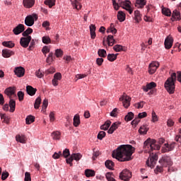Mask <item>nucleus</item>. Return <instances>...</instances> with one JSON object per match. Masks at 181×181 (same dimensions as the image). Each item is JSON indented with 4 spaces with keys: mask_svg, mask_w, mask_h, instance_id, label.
<instances>
[{
    "mask_svg": "<svg viewBox=\"0 0 181 181\" xmlns=\"http://www.w3.org/2000/svg\"><path fill=\"white\" fill-rule=\"evenodd\" d=\"M105 132L104 131H101L98 133V139H100V141L103 140V138L105 137Z\"/></svg>",
    "mask_w": 181,
    "mask_h": 181,
    "instance_id": "obj_51",
    "label": "nucleus"
},
{
    "mask_svg": "<svg viewBox=\"0 0 181 181\" xmlns=\"http://www.w3.org/2000/svg\"><path fill=\"white\" fill-rule=\"evenodd\" d=\"M139 134L145 135L146 134V132H148V128L146 127V126H141L139 129Z\"/></svg>",
    "mask_w": 181,
    "mask_h": 181,
    "instance_id": "obj_44",
    "label": "nucleus"
},
{
    "mask_svg": "<svg viewBox=\"0 0 181 181\" xmlns=\"http://www.w3.org/2000/svg\"><path fill=\"white\" fill-rule=\"evenodd\" d=\"M164 46H173V38L167 37L165 40Z\"/></svg>",
    "mask_w": 181,
    "mask_h": 181,
    "instance_id": "obj_25",
    "label": "nucleus"
},
{
    "mask_svg": "<svg viewBox=\"0 0 181 181\" xmlns=\"http://www.w3.org/2000/svg\"><path fill=\"white\" fill-rule=\"evenodd\" d=\"M117 19L119 22H124V21H125V13L122 11H119L117 13Z\"/></svg>",
    "mask_w": 181,
    "mask_h": 181,
    "instance_id": "obj_26",
    "label": "nucleus"
},
{
    "mask_svg": "<svg viewBox=\"0 0 181 181\" xmlns=\"http://www.w3.org/2000/svg\"><path fill=\"white\" fill-rule=\"evenodd\" d=\"M89 29H90L91 39H95V29H96L95 25L91 24L89 26Z\"/></svg>",
    "mask_w": 181,
    "mask_h": 181,
    "instance_id": "obj_20",
    "label": "nucleus"
},
{
    "mask_svg": "<svg viewBox=\"0 0 181 181\" xmlns=\"http://www.w3.org/2000/svg\"><path fill=\"white\" fill-rule=\"evenodd\" d=\"M105 165L107 169L112 170V168H114V162H112V160H106Z\"/></svg>",
    "mask_w": 181,
    "mask_h": 181,
    "instance_id": "obj_36",
    "label": "nucleus"
},
{
    "mask_svg": "<svg viewBox=\"0 0 181 181\" xmlns=\"http://www.w3.org/2000/svg\"><path fill=\"white\" fill-rule=\"evenodd\" d=\"M54 55L56 56V57H63V50H62L61 49H57L55 50Z\"/></svg>",
    "mask_w": 181,
    "mask_h": 181,
    "instance_id": "obj_48",
    "label": "nucleus"
},
{
    "mask_svg": "<svg viewBox=\"0 0 181 181\" xmlns=\"http://www.w3.org/2000/svg\"><path fill=\"white\" fill-rule=\"evenodd\" d=\"M73 160H74L73 158V156H71L69 158L66 159V163H68V165H70V166H73Z\"/></svg>",
    "mask_w": 181,
    "mask_h": 181,
    "instance_id": "obj_58",
    "label": "nucleus"
},
{
    "mask_svg": "<svg viewBox=\"0 0 181 181\" xmlns=\"http://www.w3.org/2000/svg\"><path fill=\"white\" fill-rule=\"evenodd\" d=\"M81 0H74V1H72V5L74 6V8H75V9H77V11H80V9H81V4H80V1Z\"/></svg>",
    "mask_w": 181,
    "mask_h": 181,
    "instance_id": "obj_22",
    "label": "nucleus"
},
{
    "mask_svg": "<svg viewBox=\"0 0 181 181\" xmlns=\"http://www.w3.org/2000/svg\"><path fill=\"white\" fill-rule=\"evenodd\" d=\"M98 156H100V151H95V149H93V160H95Z\"/></svg>",
    "mask_w": 181,
    "mask_h": 181,
    "instance_id": "obj_55",
    "label": "nucleus"
},
{
    "mask_svg": "<svg viewBox=\"0 0 181 181\" xmlns=\"http://www.w3.org/2000/svg\"><path fill=\"white\" fill-rule=\"evenodd\" d=\"M85 175H86V177H93L95 176V172L92 170H86Z\"/></svg>",
    "mask_w": 181,
    "mask_h": 181,
    "instance_id": "obj_31",
    "label": "nucleus"
},
{
    "mask_svg": "<svg viewBox=\"0 0 181 181\" xmlns=\"http://www.w3.org/2000/svg\"><path fill=\"white\" fill-rule=\"evenodd\" d=\"M62 156L66 158H69V156H70V150L66 148L62 153Z\"/></svg>",
    "mask_w": 181,
    "mask_h": 181,
    "instance_id": "obj_50",
    "label": "nucleus"
},
{
    "mask_svg": "<svg viewBox=\"0 0 181 181\" xmlns=\"http://www.w3.org/2000/svg\"><path fill=\"white\" fill-rule=\"evenodd\" d=\"M54 59H56V57L53 54V52H50L48 57H47L46 62L47 63H49L50 64V63H52V62H54Z\"/></svg>",
    "mask_w": 181,
    "mask_h": 181,
    "instance_id": "obj_34",
    "label": "nucleus"
},
{
    "mask_svg": "<svg viewBox=\"0 0 181 181\" xmlns=\"http://www.w3.org/2000/svg\"><path fill=\"white\" fill-rule=\"evenodd\" d=\"M80 116L78 115H76L74 117V126H75L76 127H78V125H80Z\"/></svg>",
    "mask_w": 181,
    "mask_h": 181,
    "instance_id": "obj_35",
    "label": "nucleus"
},
{
    "mask_svg": "<svg viewBox=\"0 0 181 181\" xmlns=\"http://www.w3.org/2000/svg\"><path fill=\"white\" fill-rule=\"evenodd\" d=\"M144 105H145V102H144V101H141V102H139V103L135 104L136 108H138V109L144 108Z\"/></svg>",
    "mask_w": 181,
    "mask_h": 181,
    "instance_id": "obj_59",
    "label": "nucleus"
},
{
    "mask_svg": "<svg viewBox=\"0 0 181 181\" xmlns=\"http://www.w3.org/2000/svg\"><path fill=\"white\" fill-rule=\"evenodd\" d=\"M42 52L43 54H45V56H46V54H47V53H49L50 48H49V47H47V46H45V47H43Z\"/></svg>",
    "mask_w": 181,
    "mask_h": 181,
    "instance_id": "obj_54",
    "label": "nucleus"
},
{
    "mask_svg": "<svg viewBox=\"0 0 181 181\" xmlns=\"http://www.w3.org/2000/svg\"><path fill=\"white\" fill-rule=\"evenodd\" d=\"M107 33H117V30L115 28L114 23H111L110 26L107 30Z\"/></svg>",
    "mask_w": 181,
    "mask_h": 181,
    "instance_id": "obj_39",
    "label": "nucleus"
},
{
    "mask_svg": "<svg viewBox=\"0 0 181 181\" xmlns=\"http://www.w3.org/2000/svg\"><path fill=\"white\" fill-rule=\"evenodd\" d=\"M106 179L108 181H115V179L114 177H112V173H107L106 175Z\"/></svg>",
    "mask_w": 181,
    "mask_h": 181,
    "instance_id": "obj_49",
    "label": "nucleus"
},
{
    "mask_svg": "<svg viewBox=\"0 0 181 181\" xmlns=\"http://www.w3.org/2000/svg\"><path fill=\"white\" fill-rule=\"evenodd\" d=\"M19 101H23V98L25 97V93L22 91H18L17 93Z\"/></svg>",
    "mask_w": 181,
    "mask_h": 181,
    "instance_id": "obj_53",
    "label": "nucleus"
},
{
    "mask_svg": "<svg viewBox=\"0 0 181 181\" xmlns=\"http://www.w3.org/2000/svg\"><path fill=\"white\" fill-rule=\"evenodd\" d=\"M10 112H13L16 107V102L13 99H10L9 101Z\"/></svg>",
    "mask_w": 181,
    "mask_h": 181,
    "instance_id": "obj_24",
    "label": "nucleus"
},
{
    "mask_svg": "<svg viewBox=\"0 0 181 181\" xmlns=\"http://www.w3.org/2000/svg\"><path fill=\"white\" fill-rule=\"evenodd\" d=\"M9 176V173H3L1 174V180H6V178Z\"/></svg>",
    "mask_w": 181,
    "mask_h": 181,
    "instance_id": "obj_64",
    "label": "nucleus"
},
{
    "mask_svg": "<svg viewBox=\"0 0 181 181\" xmlns=\"http://www.w3.org/2000/svg\"><path fill=\"white\" fill-rule=\"evenodd\" d=\"M175 81H176V73H173L171 76L165 82V88L169 94H173L175 93Z\"/></svg>",
    "mask_w": 181,
    "mask_h": 181,
    "instance_id": "obj_4",
    "label": "nucleus"
},
{
    "mask_svg": "<svg viewBox=\"0 0 181 181\" xmlns=\"http://www.w3.org/2000/svg\"><path fill=\"white\" fill-rule=\"evenodd\" d=\"M16 140L17 142H20V144H25L26 143V136H25V135L18 134L16 136Z\"/></svg>",
    "mask_w": 181,
    "mask_h": 181,
    "instance_id": "obj_19",
    "label": "nucleus"
},
{
    "mask_svg": "<svg viewBox=\"0 0 181 181\" xmlns=\"http://www.w3.org/2000/svg\"><path fill=\"white\" fill-rule=\"evenodd\" d=\"M110 126H111V121L107 120L105 122L104 124L100 126V129H103V131H107Z\"/></svg>",
    "mask_w": 181,
    "mask_h": 181,
    "instance_id": "obj_28",
    "label": "nucleus"
},
{
    "mask_svg": "<svg viewBox=\"0 0 181 181\" xmlns=\"http://www.w3.org/2000/svg\"><path fill=\"white\" fill-rule=\"evenodd\" d=\"M151 116H152L153 122H156V121H158V115H156V113L155 112V111L152 112Z\"/></svg>",
    "mask_w": 181,
    "mask_h": 181,
    "instance_id": "obj_61",
    "label": "nucleus"
},
{
    "mask_svg": "<svg viewBox=\"0 0 181 181\" xmlns=\"http://www.w3.org/2000/svg\"><path fill=\"white\" fill-rule=\"evenodd\" d=\"M32 122H35V116L28 115L25 119V123L27 125H30Z\"/></svg>",
    "mask_w": 181,
    "mask_h": 181,
    "instance_id": "obj_32",
    "label": "nucleus"
},
{
    "mask_svg": "<svg viewBox=\"0 0 181 181\" xmlns=\"http://www.w3.org/2000/svg\"><path fill=\"white\" fill-rule=\"evenodd\" d=\"M0 117L1 119L3 120V122H5L6 124H9V117L6 114H0Z\"/></svg>",
    "mask_w": 181,
    "mask_h": 181,
    "instance_id": "obj_42",
    "label": "nucleus"
},
{
    "mask_svg": "<svg viewBox=\"0 0 181 181\" xmlns=\"http://www.w3.org/2000/svg\"><path fill=\"white\" fill-rule=\"evenodd\" d=\"M156 87V83L155 82H151L148 83L146 86H143V90L146 93H148L149 90H152V88H155Z\"/></svg>",
    "mask_w": 181,
    "mask_h": 181,
    "instance_id": "obj_15",
    "label": "nucleus"
},
{
    "mask_svg": "<svg viewBox=\"0 0 181 181\" xmlns=\"http://www.w3.org/2000/svg\"><path fill=\"white\" fill-rule=\"evenodd\" d=\"M119 101L122 102L123 107H124V108H128V107L131 105V97L128 96V95L125 93H124L119 98Z\"/></svg>",
    "mask_w": 181,
    "mask_h": 181,
    "instance_id": "obj_7",
    "label": "nucleus"
},
{
    "mask_svg": "<svg viewBox=\"0 0 181 181\" xmlns=\"http://www.w3.org/2000/svg\"><path fill=\"white\" fill-rule=\"evenodd\" d=\"M42 43H44L45 45H49V43H52V40H50V37H42Z\"/></svg>",
    "mask_w": 181,
    "mask_h": 181,
    "instance_id": "obj_46",
    "label": "nucleus"
},
{
    "mask_svg": "<svg viewBox=\"0 0 181 181\" xmlns=\"http://www.w3.org/2000/svg\"><path fill=\"white\" fill-rule=\"evenodd\" d=\"M60 156H62V151H59V153H54L52 156V158L54 159H59V158H60Z\"/></svg>",
    "mask_w": 181,
    "mask_h": 181,
    "instance_id": "obj_62",
    "label": "nucleus"
},
{
    "mask_svg": "<svg viewBox=\"0 0 181 181\" xmlns=\"http://www.w3.org/2000/svg\"><path fill=\"white\" fill-rule=\"evenodd\" d=\"M159 163L162 165L163 168H168V166H172V165H173L172 158L168 156H163L162 158L159 160Z\"/></svg>",
    "mask_w": 181,
    "mask_h": 181,
    "instance_id": "obj_6",
    "label": "nucleus"
},
{
    "mask_svg": "<svg viewBox=\"0 0 181 181\" xmlns=\"http://www.w3.org/2000/svg\"><path fill=\"white\" fill-rule=\"evenodd\" d=\"M125 121H132L134 119V113L132 112H129L124 117Z\"/></svg>",
    "mask_w": 181,
    "mask_h": 181,
    "instance_id": "obj_41",
    "label": "nucleus"
},
{
    "mask_svg": "<svg viewBox=\"0 0 181 181\" xmlns=\"http://www.w3.org/2000/svg\"><path fill=\"white\" fill-rule=\"evenodd\" d=\"M42 103V98H40V97H38L35 101V104H34V108L35 110H39V107H40V104Z\"/></svg>",
    "mask_w": 181,
    "mask_h": 181,
    "instance_id": "obj_37",
    "label": "nucleus"
},
{
    "mask_svg": "<svg viewBox=\"0 0 181 181\" xmlns=\"http://www.w3.org/2000/svg\"><path fill=\"white\" fill-rule=\"evenodd\" d=\"M14 73L17 77H23L25 76V68L22 66L16 67Z\"/></svg>",
    "mask_w": 181,
    "mask_h": 181,
    "instance_id": "obj_11",
    "label": "nucleus"
},
{
    "mask_svg": "<svg viewBox=\"0 0 181 181\" xmlns=\"http://www.w3.org/2000/svg\"><path fill=\"white\" fill-rule=\"evenodd\" d=\"M113 49L115 52H127V47L125 46H114Z\"/></svg>",
    "mask_w": 181,
    "mask_h": 181,
    "instance_id": "obj_27",
    "label": "nucleus"
},
{
    "mask_svg": "<svg viewBox=\"0 0 181 181\" xmlns=\"http://www.w3.org/2000/svg\"><path fill=\"white\" fill-rule=\"evenodd\" d=\"M176 146V142H172L170 144H168V151H173L175 149V146Z\"/></svg>",
    "mask_w": 181,
    "mask_h": 181,
    "instance_id": "obj_57",
    "label": "nucleus"
},
{
    "mask_svg": "<svg viewBox=\"0 0 181 181\" xmlns=\"http://www.w3.org/2000/svg\"><path fill=\"white\" fill-rule=\"evenodd\" d=\"M3 46H15V42L12 41H4L2 42Z\"/></svg>",
    "mask_w": 181,
    "mask_h": 181,
    "instance_id": "obj_52",
    "label": "nucleus"
},
{
    "mask_svg": "<svg viewBox=\"0 0 181 181\" xmlns=\"http://www.w3.org/2000/svg\"><path fill=\"white\" fill-rule=\"evenodd\" d=\"M25 31V25L23 24H18L13 30L14 35H21L23 32Z\"/></svg>",
    "mask_w": 181,
    "mask_h": 181,
    "instance_id": "obj_10",
    "label": "nucleus"
},
{
    "mask_svg": "<svg viewBox=\"0 0 181 181\" xmlns=\"http://www.w3.org/2000/svg\"><path fill=\"white\" fill-rule=\"evenodd\" d=\"M162 13L165 15V16H170L172 15V11H170V9L169 8H163L162 9Z\"/></svg>",
    "mask_w": 181,
    "mask_h": 181,
    "instance_id": "obj_43",
    "label": "nucleus"
},
{
    "mask_svg": "<svg viewBox=\"0 0 181 181\" xmlns=\"http://www.w3.org/2000/svg\"><path fill=\"white\" fill-rule=\"evenodd\" d=\"M117 114H118V108H115L110 112V117H117Z\"/></svg>",
    "mask_w": 181,
    "mask_h": 181,
    "instance_id": "obj_63",
    "label": "nucleus"
},
{
    "mask_svg": "<svg viewBox=\"0 0 181 181\" xmlns=\"http://www.w3.org/2000/svg\"><path fill=\"white\" fill-rule=\"evenodd\" d=\"M146 5V1L145 0H136L135 3V6L136 8H144Z\"/></svg>",
    "mask_w": 181,
    "mask_h": 181,
    "instance_id": "obj_21",
    "label": "nucleus"
},
{
    "mask_svg": "<svg viewBox=\"0 0 181 181\" xmlns=\"http://www.w3.org/2000/svg\"><path fill=\"white\" fill-rule=\"evenodd\" d=\"M120 125V123L118 122H114L110 128L108 129L107 133L108 134H114V132L116 131L117 129H118V126Z\"/></svg>",
    "mask_w": 181,
    "mask_h": 181,
    "instance_id": "obj_17",
    "label": "nucleus"
},
{
    "mask_svg": "<svg viewBox=\"0 0 181 181\" xmlns=\"http://www.w3.org/2000/svg\"><path fill=\"white\" fill-rule=\"evenodd\" d=\"M99 57H107V51L105 49H100L98 51Z\"/></svg>",
    "mask_w": 181,
    "mask_h": 181,
    "instance_id": "obj_40",
    "label": "nucleus"
},
{
    "mask_svg": "<svg viewBox=\"0 0 181 181\" xmlns=\"http://www.w3.org/2000/svg\"><path fill=\"white\" fill-rule=\"evenodd\" d=\"M161 151L163 153H166V152H170L169 148L168 147V144H164V146L162 148Z\"/></svg>",
    "mask_w": 181,
    "mask_h": 181,
    "instance_id": "obj_60",
    "label": "nucleus"
},
{
    "mask_svg": "<svg viewBox=\"0 0 181 181\" xmlns=\"http://www.w3.org/2000/svg\"><path fill=\"white\" fill-rule=\"evenodd\" d=\"M51 136L52 137L53 139L56 141H59L60 139V132H54L52 133Z\"/></svg>",
    "mask_w": 181,
    "mask_h": 181,
    "instance_id": "obj_33",
    "label": "nucleus"
},
{
    "mask_svg": "<svg viewBox=\"0 0 181 181\" xmlns=\"http://www.w3.org/2000/svg\"><path fill=\"white\" fill-rule=\"evenodd\" d=\"M130 177H132V174L128 170H123L119 174L121 180L129 181Z\"/></svg>",
    "mask_w": 181,
    "mask_h": 181,
    "instance_id": "obj_8",
    "label": "nucleus"
},
{
    "mask_svg": "<svg viewBox=\"0 0 181 181\" xmlns=\"http://www.w3.org/2000/svg\"><path fill=\"white\" fill-rule=\"evenodd\" d=\"M134 152L135 148L132 145H122L112 152V156L119 162H128L132 159L131 156Z\"/></svg>",
    "mask_w": 181,
    "mask_h": 181,
    "instance_id": "obj_2",
    "label": "nucleus"
},
{
    "mask_svg": "<svg viewBox=\"0 0 181 181\" xmlns=\"http://www.w3.org/2000/svg\"><path fill=\"white\" fill-rule=\"evenodd\" d=\"M25 181H32V177H30V173L26 172L25 173Z\"/></svg>",
    "mask_w": 181,
    "mask_h": 181,
    "instance_id": "obj_56",
    "label": "nucleus"
},
{
    "mask_svg": "<svg viewBox=\"0 0 181 181\" xmlns=\"http://www.w3.org/2000/svg\"><path fill=\"white\" fill-rule=\"evenodd\" d=\"M26 91L28 95L33 96L35 94H36V91H37V89L34 88L33 87L30 86H27L26 87Z\"/></svg>",
    "mask_w": 181,
    "mask_h": 181,
    "instance_id": "obj_18",
    "label": "nucleus"
},
{
    "mask_svg": "<svg viewBox=\"0 0 181 181\" xmlns=\"http://www.w3.org/2000/svg\"><path fill=\"white\" fill-rule=\"evenodd\" d=\"M37 14L36 13L27 16L25 19V25H26V26H33V25H35V21H37Z\"/></svg>",
    "mask_w": 181,
    "mask_h": 181,
    "instance_id": "obj_5",
    "label": "nucleus"
},
{
    "mask_svg": "<svg viewBox=\"0 0 181 181\" xmlns=\"http://www.w3.org/2000/svg\"><path fill=\"white\" fill-rule=\"evenodd\" d=\"M23 4L25 8L29 9L35 5V0H23Z\"/></svg>",
    "mask_w": 181,
    "mask_h": 181,
    "instance_id": "obj_14",
    "label": "nucleus"
},
{
    "mask_svg": "<svg viewBox=\"0 0 181 181\" xmlns=\"http://www.w3.org/2000/svg\"><path fill=\"white\" fill-rule=\"evenodd\" d=\"M44 4L45 5H47L49 8H53L56 5V0H45Z\"/></svg>",
    "mask_w": 181,
    "mask_h": 181,
    "instance_id": "obj_29",
    "label": "nucleus"
},
{
    "mask_svg": "<svg viewBox=\"0 0 181 181\" xmlns=\"http://www.w3.org/2000/svg\"><path fill=\"white\" fill-rule=\"evenodd\" d=\"M3 57H11L12 56V52L8 50V49H3Z\"/></svg>",
    "mask_w": 181,
    "mask_h": 181,
    "instance_id": "obj_45",
    "label": "nucleus"
},
{
    "mask_svg": "<svg viewBox=\"0 0 181 181\" xmlns=\"http://www.w3.org/2000/svg\"><path fill=\"white\" fill-rule=\"evenodd\" d=\"M30 40H32V37H23L20 40V44L21 46H29Z\"/></svg>",
    "mask_w": 181,
    "mask_h": 181,
    "instance_id": "obj_13",
    "label": "nucleus"
},
{
    "mask_svg": "<svg viewBox=\"0 0 181 181\" xmlns=\"http://www.w3.org/2000/svg\"><path fill=\"white\" fill-rule=\"evenodd\" d=\"M16 88L15 87H8L5 90L4 93L9 97L10 99L12 98V95H15Z\"/></svg>",
    "mask_w": 181,
    "mask_h": 181,
    "instance_id": "obj_12",
    "label": "nucleus"
},
{
    "mask_svg": "<svg viewBox=\"0 0 181 181\" xmlns=\"http://www.w3.org/2000/svg\"><path fill=\"white\" fill-rule=\"evenodd\" d=\"M144 149L145 152L149 153V158L146 160V165L148 168H155L156 162H158V153L153 152V151H159L160 149V145L156 144V140L148 138L144 144Z\"/></svg>",
    "mask_w": 181,
    "mask_h": 181,
    "instance_id": "obj_1",
    "label": "nucleus"
},
{
    "mask_svg": "<svg viewBox=\"0 0 181 181\" xmlns=\"http://www.w3.org/2000/svg\"><path fill=\"white\" fill-rule=\"evenodd\" d=\"M134 21L135 23H139L142 21V15L138 10L134 11Z\"/></svg>",
    "mask_w": 181,
    "mask_h": 181,
    "instance_id": "obj_16",
    "label": "nucleus"
},
{
    "mask_svg": "<svg viewBox=\"0 0 181 181\" xmlns=\"http://www.w3.org/2000/svg\"><path fill=\"white\" fill-rule=\"evenodd\" d=\"M107 42L108 44V46H112L113 45H115V43H117V41L114 40V36L108 35L107 37Z\"/></svg>",
    "mask_w": 181,
    "mask_h": 181,
    "instance_id": "obj_23",
    "label": "nucleus"
},
{
    "mask_svg": "<svg viewBox=\"0 0 181 181\" xmlns=\"http://www.w3.org/2000/svg\"><path fill=\"white\" fill-rule=\"evenodd\" d=\"M158 67H159V62H153L149 64L148 66V73L150 74H153L158 70Z\"/></svg>",
    "mask_w": 181,
    "mask_h": 181,
    "instance_id": "obj_9",
    "label": "nucleus"
},
{
    "mask_svg": "<svg viewBox=\"0 0 181 181\" xmlns=\"http://www.w3.org/2000/svg\"><path fill=\"white\" fill-rule=\"evenodd\" d=\"M173 18H174L175 21H180V11L174 10L173 12Z\"/></svg>",
    "mask_w": 181,
    "mask_h": 181,
    "instance_id": "obj_30",
    "label": "nucleus"
},
{
    "mask_svg": "<svg viewBox=\"0 0 181 181\" xmlns=\"http://www.w3.org/2000/svg\"><path fill=\"white\" fill-rule=\"evenodd\" d=\"M82 156H81V155L80 154V153H73V154H72V158H73V159H74V160H76V161L80 160L81 159Z\"/></svg>",
    "mask_w": 181,
    "mask_h": 181,
    "instance_id": "obj_47",
    "label": "nucleus"
},
{
    "mask_svg": "<svg viewBox=\"0 0 181 181\" xmlns=\"http://www.w3.org/2000/svg\"><path fill=\"white\" fill-rule=\"evenodd\" d=\"M117 56L118 54H109L107 55V60H109V62H115Z\"/></svg>",
    "mask_w": 181,
    "mask_h": 181,
    "instance_id": "obj_38",
    "label": "nucleus"
},
{
    "mask_svg": "<svg viewBox=\"0 0 181 181\" xmlns=\"http://www.w3.org/2000/svg\"><path fill=\"white\" fill-rule=\"evenodd\" d=\"M112 5L114 6V8L115 11H118L119 9V6L123 8V9H125L132 15V12H134V9H132V7H131V1L126 0V1H122V0H118L117 2L115 0H112Z\"/></svg>",
    "mask_w": 181,
    "mask_h": 181,
    "instance_id": "obj_3",
    "label": "nucleus"
}]
</instances>
